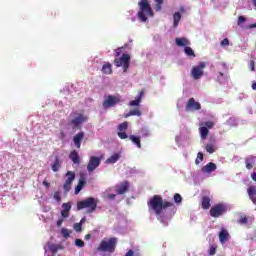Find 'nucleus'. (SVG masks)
I'll list each match as a JSON object with an SVG mask.
<instances>
[{"instance_id": "f257e3e1", "label": "nucleus", "mask_w": 256, "mask_h": 256, "mask_svg": "<svg viewBox=\"0 0 256 256\" xmlns=\"http://www.w3.org/2000/svg\"><path fill=\"white\" fill-rule=\"evenodd\" d=\"M175 204L169 201H163V197L161 195H154L148 201V210L153 211L160 223H165L163 218V211L169 207H174Z\"/></svg>"}, {"instance_id": "f03ea898", "label": "nucleus", "mask_w": 256, "mask_h": 256, "mask_svg": "<svg viewBox=\"0 0 256 256\" xmlns=\"http://www.w3.org/2000/svg\"><path fill=\"white\" fill-rule=\"evenodd\" d=\"M117 249V238L111 237L109 239L104 238L100 241V244L96 248L100 253H115Z\"/></svg>"}, {"instance_id": "7ed1b4c3", "label": "nucleus", "mask_w": 256, "mask_h": 256, "mask_svg": "<svg viewBox=\"0 0 256 256\" xmlns=\"http://www.w3.org/2000/svg\"><path fill=\"white\" fill-rule=\"evenodd\" d=\"M70 117L71 120L69 121V125H71L74 130L81 129L83 123H87V121H89V116L77 110L72 111Z\"/></svg>"}, {"instance_id": "20e7f679", "label": "nucleus", "mask_w": 256, "mask_h": 256, "mask_svg": "<svg viewBox=\"0 0 256 256\" xmlns=\"http://www.w3.org/2000/svg\"><path fill=\"white\" fill-rule=\"evenodd\" d=\"M138 5L140 7V11L138 12V18L140 19V21L145 23L147 21L146 15L153 17V9L151 8V4L147 0H140Z\"/></svg>"}, {"instance_id": "39448f33", "label": "nucleus", "mask_w": 256, "mask_h": 256, "mask_svg": "<svg viewBox=\"0 0 256 256\" xmlns=\"http://www.w3.org/2000/svg\"><path fill=\"white\" fill-rule=\"evenodd\" d=\"M87 209V213H94L97 209V199L88 197L84 200L77 202V210Z\"/></svg>"}, {"instance_id": "423d86ee", "label": "nucleus", "mask_w": 256, "mask_h": 256, "mask_svg": "<svg viewBox=\"0 0 256 256\" xmlns=\"http://www.w3.org/2000/svg\"><path fill=\"white\" fill-rule=\"evenodd\" d=\"M114 65L116 67H123V72L127 73L131 65V56L129 54H122L121 58L114 59Z\"/></svg>"}, {"instance_id": "0eeeda50", "label": "nucleus", "mask_w": 256, "mask_h": 256, "mask_svg": "<svg viewBox=\"0 0 256 256\" xmlns=\"http://www.w3.org/2000/svg\"><path fill=\"white\" fill-rule=\"evenodd\" d=\"M228 210V207L224 203H218L211 207L209 213L214 219H217L219 217H223V214L226 213Z\"/></svg>"}, {"instance_id": "6e6552de", "label": "nucleus", "mask_w": 256, "mask_h": 256, "mask_svg": "<svg viewBox=\"0 0 256 256\" xmlns=\"http://www.w3.org/2000/svg\"><path fill=\"white\" fill-rule=\"evenodd\" d=\"M117 103H121V96L108 95L103 101V109H110V107H115Z\"/></svg>"}, {"instance_id": "1a4fd4ad", "label": "nucleus", "mask_w": 256, "mask_h": 256, "mask_svg": "<svg viewBox=\"0 0 256 256\" xmlns=\"http://www.w3.org/2000/svg\"><path fill=\"white\" fill-rule=\"evenodd\" d=\"M66 177L67 178L65 180V183L63 184V189L66 193H69V191H71L73 181H75V172L67 171Z\"/></svg>"}, {"instance_id": "9d476101", "label": "nucleus", "mask_w": 256, "mask_h": 256, "mask_svg": "<svg viewBox=\"0 0 256 256\" xmlns=\"http://www.w3.org/2000/svg\"><path fill=\"white\" fill-rule=\"evenodd\" d=\"M205 67H207L205 62H200L197 66H194L191 72L193 79H201V77H203V69H205Z\"/></svg>"}, {"instance_id": "9b49d317", "label": "nucleus", "mask_w": 256, "mask_h": 256, "mask_svg": "<svg viewBox=\"0 0 256 256\" xmlns=\"http://www.w3.org/2000/svg\"><path fill=\"white\" fill-rule=\"evenodd\" d=\"M99 165H101V158L97 156H91L87 165V171H89V173H93V171H95Z\"/></svg>"}, {"instance_id": "f8f14e48", "label": "nucleus", "mask_w": 256, "mask_h": 256, "mask_svg": "<svg viewBox=\"0 0 256 256\" xmlns=\"http://www.w3.org/2000/svg\"><path fill=\"white\" fill-rule=\"evenodd\" d=\"M127 129H129V122H123L118 125V137L119 139H128Z\"/></svg>"}, {"instance_id": "ddd939ff", "label": "nucleus", "mask_w": 256, "mask_h": 256, "mask_svg": "<svg viewBox=\"0 0 256 256\" xmlns=\"http://www.w3.org/2000/svg\"><path fill=\"white\" fill-rule=\"evenodd\" d=\"M201 110V103L196 102L195 98H190L186 104V111H199Z\"/></svg>"}, {"instance_id": "4468645a", "label": "nucleus", "mask_w": 256, "mask_h": 256, "mask_svg": "<svg viewBox=\"0 0 256 256\" xmlns=\"http://www.w3.org/2000/svg\"><path fill=\"white\" fill-rule=\"evenodd\" d=\"M85 139V132L80 131L73 137V143L76 149H81V141Z\"/></svg>"}, {"instance_id": "2eb2a0df", "label": "nucleus", "mask_w": 256, "mask_h": 256, "mask_svg": "<svg viewBox=\"0 0 256 256\" xmlns=\"http://www.w3.org/2000/svg\"><path fill=\"white\" fill-rule=\"evenodd\" d=\"M69 211H71V202L63 203L60 214L64 219H67L69 217Z\"/></svg>"}, {"instance_id": "dca6fc26", "label": "nucleus", "mask_w": 256, "mask_h": 256, "mask_svg": "<svg viewBox=\"0 0 256 256\" xmlns=\"http://www.w3.org/2000/svg\"><path fill=\"white\" fill-rule=\"evenodd\" d=\"M129 189V182L124 181L120 186L116 188L117 195H125Z\"/></svg>"}, {"instance_id": "f3484780", "label": "nucleus", "mask_w": 256, "mask_h": 256, "mask_svg": "<svg viewBox=\"0 0 256 256\" xmlns=\"http://www.w3.org/2000/svg\"><path fill=\"white\" fill-rule=\"evenodd\" d=\"M217 170V164L210 162L202 167V173H213V171Z\"/></svg>"}, {"instance_id": "a211bd4d", "label": "nucleus", "mask_w": 256, "mask_h": 256, "mask_svg": "<svg viewBox=\"0 0 256 256\" xmlns=\"http://www.w3.org/2000/svg\"><path fill=\"white\" fill-rule=\"evenodd\" d=\"M143 94H144V92L140 91L138 93V95L136 96L135 100L130 101L129 106L130 107H139V105L141 104V101L143 99Z\"/></svg>"}, {"instance_id": "6ab92c4d", "label": "nucleus", "mask_w": 256, "mask_h": 256, "mask_svg": "<svg viewBox=\"0 0 256 256\" xmlns=\"http://www.w3.org/2000/svg\"><path fill=\"white\" fill-rule=\"evenodd\" d=\"M248 197L254 205H256V187L250 186L247 189Z\"/></svg>"}, {"instance_id": "aec40b11", "label": "nucleus", "mask_w": 256, "mask_h": 256, "mask_svg": "<svg viewBox=\"0 0 256 256\" xmlns=\"http://www.w3.org/2000/svg\"><path fill=\"white\" fill-rule=\"evenodd\" d=\"M69 159H71L72 163L75 165H79L81 163V159L79 158V152L77 150H73L69 154Z\"/></svg>"}, {"instance_id": "412c9836", "label": "nucleus", "mask_w": 256, "mask_h": 256, "mask_svg": "<svg viewBox=\"0 0 256 256\" xmlns=\"http://www.w3.org/2000/svg\"><path fill=\"white\" fill-rule=\"evenodd\" d=\"M256 157L255 156H248L245 158V165L246 169L251 170L253 169V166L255 165Z\"/></svg>"}, {"instance_id": "4be33fe9", "label": "nucleus", "mask_w": 256, "mask_h": 256, "mask_svg": "<svg viewBox=\"0 0 256 256\" xmlns=\"http://www.w3.org/2000/svg\"><path fill=\"white\" fill-rule=\"evenodd\" d=\"M102 73L104 75H112L113 74V65H111V63H109V62H106L102 66Z\"/></svg>"}, {"instance_id": "5701e85b", "label": "nucleus", "mask_w": 256, "mask_h": 256, "mask_svg": "<svg viewBox=\"0 0 256 256\" xmlns=\"http://www.w3.org/2000/svg\"><path fill=\"white\" fill-rule=\"evenodd\" d=\"M142 112H141V109H139V107L133 109V110H130L128 113H126L124 115L125 119H127V117H133V116H136V117H141Z\"/></svg>"}, {"instance_id": "b1692460", "label": "nucleus", "mask_w": 256, "mask_h": 256, "mask_svg": "<svg viewBox=\"0 0 256 256\" xmlns=\"http://www.w3.org/2000/svg\"><path fill=\"white\" fill-rule=\"evenodd\" d=\"M202 209L207 211L211 207V198L209 196H203L201 199Z\"/></svg>"}, {"instance_id": "393cba45", "label": "nucleus", "mask_w": 256, "mask_h": 256, "mask_svg": "<svg viewBox=\"0 0 256 256\" xmlns=\"http://www.w3.org/2000/svg\"><path fill=\"white\" fill-rule=\"evenodd\" d=\"M175 43L178 47H187L191 42L187 38H176Z\"/></svg>"}, {"instance_id": "a878e982", "label": "nucleus", "mask_w": 256, "mask_h": 256, "mask_svg": "<svg viewBox=\"0 0 256 256\" xmlns=\"http://www.w3.org/2000/svg\"><path fill=\"white\" fill-rule=\"evenodd\" d=\"M120 159H121V154L115 153L106 160V163H109V164L117 163Z\"/></svg>"}, {"instance_id": "bb28decb", "label": "nucleus", "mask_w": 256, "mask_h": 256, "mask_svg": "<svg viewBox=\"0 0 256 256\" xmlns=\"http://www.w3.org/2000/svg\"><path fill=\"white\" fill-rule=\"evenodd\" d=\"M59 169H61V160L59 159L58 156H56L54 163L52 164V171H54V173H57Z\"/></svg>"}, {"instance_id": "cd10ccee", "label": "nucleus", "mask_w": 256, "mask_h": 256, "mask_svg": "<svg viewBox=\"0 0 256 256\" xmlns=\"http://www.w3.org/2000/svg\"><path fill=\"white\" fill-rule=\"evenodd\" d=\"M219 239H220L221 243H225V241H227L229 239V232H227V230H225V229L220 231Z\"/></svg>"}, {"instance_id": "c85d7f7f", "label": "nucleus", "mask_w": 256, "mask_h": 256, "mask_svg": "<svg viewBox=\"0 0 256 256\" xmlns=\"http://www.w3.org/2000/svg\"><path fill=\"white\" fill-rule=\"evenodd\" d=\"M199 133L201 139H207V135H209V128L202 126L199 128Z\"/></svg>"}, {"instance_id": "c756f323", "label": "nucleus", "mask_w": 256, "mask_h": 256, "mask_svg": "<svg viewBox=\"0 0 256 256\" xmlns=\"http://www.w3.org/2000/svg\"><path fill=\"white\" fill-rule=\"evenodd\" d=\"M130 141H132V143H134L136 145V147H138V149H141V138L137 137L135 135H131L129 136Z\"/></svg>"}, {"instance_id": "7c9ffc66", "label": "nucleus", "mask_w": 256, "mask_h": 256, "mask_svg": "<svg viewBox=\"0 0 256 256\" xmlns=\"http://www.w3.org/2000/svg\"><path fill=\"white\" fill-rule=\"evenodd\" d=\"M49 250L51 251V253H57V251H61V249H63V246H61L60 244H50L48 246Z\"/></svg>"}, {"instance_id": "2f4dec72", "label": "nucleus", "mask_w": 256, "mask_h": 256, "mask_svg": "<svg viewBox=\"0 0 256 256\" xmlns=\"http://www.w3.org/2000/svg\"><path fill=\"white\" fill-rule=\"evenodd\" d=\"M174 28L179 27V21H181V13L175 12L173 15Z\"/></svg>"}, {"instance_id": "473e14b6", "label": "nucleus", "mask_w": 256, "mask_h": 256, "mask_svg": "<svg viewBox=\"0 0 256 256\" xmlns=\"http://www.w3.org/2000/svg\"><path fill=\"white\" fill-rule=\"evenodd\" d=\"M205 150L207 153L213 154L215 151H217V148L215 147L214 143H208L206 144Z\"/></svg>"}, {"instance_id": "72a5a7b5", "label": "nucleus", "mask_w": 256, "mask_h": 256, "mask_svg": "<svg viewBox=\"0 0 256 256\" xmlns=\"http://www.w3.org/2000/svg\"><path fill=\"white\" fill-rule=\"evenodd\" d=\"M184 53H185V55H187L188 57H195V51H193V48H192V47L185 46V48H184Z\"/></svg>"}, {"instance_id": "f704fd0d", "label": "nucleus", "mask_w": 256, "mask_h": 256, "mask_svg": "<svg viewBox=\"0 0 256 256\" xmlns=\"http://www.w3.org/2000/svg\"><path fill=\"white\" fill-rule=\"evenodd\" d=\"M164 3V0H155V11L159 12L162 9V5Z\"/></svg>"}, {"instance_id": "c9c22d12", "label": "nucleus", "mask_w": 256, "mask_h": 256, "mask_svg": "<svg viewBox=\"0 0 256 256\" xmlns=\"http://www.w3.org/2000/svg\"><path fill=\"white\" fill-rule=\"evenodd\" d=\"M78 185L82 188L85 187V185H87V180L85 178V175H83V174L80 175Z\"/></svg>"}, {"instance_id": "e433bc0d", "label": "nucleus", "mask_w": 256, "mask_h": 256, "mask_svg": "<svg viewBox=\"0 0 256 256\" xmlns=\"http://www.w3.org/2000/svg\"><path fill=\"white\" fill-rule=\"evenodd\" d=\"M238 223L240 225H247V223H249V219L247 218V216H240Z\"/></svg>"}, {"instance_id": "4c0bfd02", "label": "nucleus", "mask_w": 256, "mask_h": 256, "mask_svg": "<svg viewBox=\"0 0 256 256\" xmlns=\"http://www.w3.org/2000/svg\"><path fill=\"white\" fill-rule=\"evenodd\" d=\"M61 233L64 239H68L69 235H71V231L67 228H62Z\"/></svg>"}, {"instance_id": "58836bf2", "label": "nucleus", "mask_w": 256, "mask_h": 256, "mask_svg": "<svg viewBox=\"0 0 256 256\" xmlns=\"http://www.w3.org/2000/svg\"><path fill=\"white\" fill-rule=\"evenodd\" d=\"M201 125H205L204 127H206L207 129H213V127H215V122L207 121L202 123Z\"/></svg>"}, {"instance_id": "ea45409f", "label": "nucleus", "mask_w": 256, "mask_h": 256, "mask_svg": "<svg viewBox=\"0 0 256 256\" xmlns=\"http://www.w3.org/2000/svg\"><path fill=\"white\" fill-rule=\"evenodd\" d=\"M74 231H76V233H81V231H83V225L81 223L74 224Z\"/></svg>"}, {"instance_id": "a19ab883", "label": "nucleus", "mask_w": 256, "mask_h": 256, "mask_svg": "<svg viewBox=\"0 0 256 256\" xmlns=\"http://www.w3.org/2000/svg\"><path fill=\"white\" fill-rule=\"evenodd\" d=\"M201 161H203V152H198L197 158L195 160L196 165H199V163H201Z\"/></svg>"}, {"instance_id": "79ce46f5", "label": "nucleus", "mask_w": 256, "mask_h": 256, "mask_svg": "<svg viewBox=\"0 0 256 256\" xmlns=\"http://www.w3.org/2000/svg\"><path fill=\"white\" fill-rule=\"evenodd\" d=\"M53 197H54L55 201H57V203H61V192H59V191L54 192Z\"/></svg>"}, {"instance_id": "37998d69", "label": "nucleus", "mask_w": 256, "mask_h": 256, "mask_svg": "<svg viewBox=\"0 0 256 256\" xmlns=\"http://www.w3.org/2000/svg\"><path fill=\"white\" fill-rule=\"evenodd\" d=\"M174 201H175V203H181L183 201V197H181V194L176 193L174 195Z\"/></svg>"}, {"instance_id": "c03bdc74", "label": "nucleus", "mask_w": 256, "mask_h": 256, "mask_svg": "<svg viewBox=\"0 0 256 256\" xmlns=\"http://www.w3.org/2000/svg\"><path fill=\"white\" fill-rule=\"evenodd\" d=\"M75 245H76V247H85V242L81 239H76Z\"/></svg>"}, {"instance_id": "a18cd8bd", "label": "nucleus", "mask_w": 256, "mask_h": 256, "mask_svg": "<svg viewBox=\"0 0 256 256\" xmlns=\"http://www.w3.org/2000/svg\"><path fill=\"white\" fill-rule=\"evenodd\" d=\"M221 46H222V47H229V39H228V38H224V39L221 41Z\"/></svg>"}, {"instance_id": "49530a36", "label": "nucleus", "mask_w": 256, "mask_h": 256, "mask_svg": "<svg viewBox=\"0 0 256 256\" xmlns=\"http://www.w3.org/2000/svg\"><path fill=\"white\" fill-rule=\"evenodd\" d=\"M81 191H83V187L80 186L79 184L75 187V195H79V193H81Z\"/></svg>"}, {"instance_id": "de8ad7c7", "label": "nucleus", "mask_w": 256, "mask_h": 256, "mask_svg": "<svg viewBox=\"0 0 256 256\" xmlns=\"http://www.w3.org/2000/svg\"><path fill=\"white\" fill-rule=\"evenodd\" d=\"M245 21H247V18H245L244 16L238 17V25H243V23H245Z\"/></svg>"}, {"instance_id": "09e8293b", "label": "nucleus", "mask_w": 256, "mask_h": 256, "mask_svg": "<svg viewBox=\"0 0 256 256\" xmlns=\"http://www.w3.org/2000/svg\"><path fill=\"white\" fill-rule=\"evenodd\" d=\"M217 248L215 246H211L209 249V255H215Z\"/></svg>"}, {"instance_id": "8fccbe9b", "label": "nucleus", "mask_w": 256, "mask_h": 256, "mask_svg": "<svg viewBox=\"0 0 256 256\" xmlns=\"http://www.w3.org/2000/svg\"><path fill=\"white\" fill-rule=\"evenodd\" d=\"M250 68H251V71H255V61L254 60L250 61Z\"/></svg>"}, {"instance_id": "3c124183", "label": "nucleus", "mask_w": 256, "mask_h": 256, "mask_svg": "<svg viewBox=\"0 0 256 256\" xmlns=\"http://www.w3.org/2000/svg\"><path fill=\"white\" fill-rule=\"evenodd\" d=\"M121 49H122V48H117V49L115 50V57H119V55H121Z\"/></svg>"}, {"instance_id": "603ef678", "label": "nucleus", "mask_w": 256, "mask_h": 256, "mask_svg": "<svg viewBox=\"0 0 256 256\" xmlns=\"http://www.w3.org/2000/svg\"><path fill=\"white\" fill-rule=\"evenodd\" d=\"M43 185H44V187H46V189H49V187H51V184L49 182H47V180L43 181Z\"/></svg>"}, {"instance_id": "864d4df0", "label": "nucleus", "mask_w": 256, "mask_h": 256, "mask_svg": "<svg viewBox=\"0 0 256 256\" xmlns=\"http://www.w3.org/2000/svg\"><path fill=\"white\" fill-rule=\"evenodd\" d=\"M57 227H61V225H63V218H60L57 220Z\"/></svg>"}, {"instance_id": "5fc2aeb1", "label": "nucleus", "mask_w": 256, "mask_h": 256, "mask_svg": "<svg viewBox=\"0 0 256 256\" xmlns=\"http://www.w3.org/2000/svg\"><path fill=\"white\" fill-rule=\"evenodd\" d=\"M125 256H135V252H133V250H129Z\"/></svg>"}, {"instance_id": "6e6d98bb", "label": "nucleus", "mask_w": 256, "mask_h": 256, "mask_svg": "<svg viewBox=\"0 0 256 256\" xmlns=\"http://www.w3.org/2000/svg\"><path fill=\"white\" fill-rule=\"evenodd\" d=\"M251 179H252V181H255V182H256V172H253V173L251 174Z\"/></svg>"}, {"instance_id": "4d7b16f0", "label": "nucleus", "mask_w": 256, "mask_h": 256, "mask_svg": "<svg viewBox=\"0 0 256 256\" xmlns=\"http://www.w3.org/2000/svg\"><path fill=\"white\" fill-rule=\"evenodd\" d=\"M255 28H256V23L250 24V25L248 26V29H255Z\"/></svg>"}, {"instance_id": "13d9d810", "label": "nucleus", "mask_w": 256, "mask_h": 256, "mask_svg": "<svg viewBox=\"0 0 256 256\" xmlns=\"http://www.w3.org/2000/svg\"><path fill=\"white\" fill-rule=\"evenodd\" d=\"M115 197H116L115 194H109V195H108V199H111V200L115 199Z\"/></svg>"}, {"instance_id": "bf43d9fd", "label": "nucleus", "mask_w": 256, "mask_h": 256, "mask_svg": "<svg viewBox=\"0 0 256 256\" xmlns=\"http://www.w3.org/2000/svg\"><path fill=\"white\" fill-rule=\"evenodd\" d=\"M84 239H85L86 241H89V239H91V234H86L85 237H84Z\"/></svg>"}, {"instance_id": "052dcab7", "label": "nucleus", "mask_w": 256, "mask_h": 256, "mask_svg": "<svg viewBox=\"0 0 256 256\" xmlns=\"http://www.w3.org/2000/svg\"><path fill=\"white\" fill-rule=\"evenodd\" d=\"M60 139H65V132L63 131L60 132Z\"/></svg>"}, {"instance_id": "680f3d73", "label": "nucleus", "mask_w": 256, "mask_h": 256, "mask_svg": "<svg viewBox=\"0 0 256 256\" xmlns=\"http://www.w3.org/2000/svg\"><path fill=\"white\" fill-rule=\"evenodd\" d=\"M252 89H253V91H256V82H254V83L252 84Z\"/></svg>"}, {"instance_id": "e2e57ef3", "label": "nucleus", "mask_w": 256, "mask_h": 256, "mask_svg": "<svg viewBox=\"0 0 256 256\" xmlns=\"http://www.w3.org/2000/svg\"><path fill=\"white\" fill-rule=\"evenodd\" d=\"M79 223H81V225H83V223H85V218H82Z\"/></svg>"}, {"instance_id": "0e129e2a", "label": "nucleus", "mask_w": 256, "mask_h": 256, "mask_svg": "<svg viewBox=\"0 0 256 256\" xmlns=\"http://www.w3.org/2000/svg\"><path fill=\"white\" fill-rule=\"evenodd\" d=\"M254 7H256V0H252Z\"/></svg>"}]
</instances>
